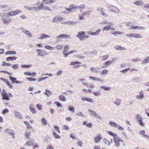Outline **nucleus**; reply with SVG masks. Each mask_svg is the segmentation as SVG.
Here are the masks:
<instances>
[{"instance_id": "1", "label": "nucleus", "mask_w": 149, "mask_h": 149, "mask_svg": "<svg viewBox=\"0 0 149 149\" xmlns=\"http://www.w3.org/2000/svg\"><path fill=\"white\" fill-rule=\"evenodd\" d=\"M107 133L110 135L113 136L115 147H118L119 146L120 142L123 143V140L121 138L118 136L117 134L114 133L111 131H108Z\"/></svg>"}, {"instance_id": "2", "label": "nucleus", "mask_w": 149, "mask_h": 149, "mask_svg": "<svg viewBox=\"0 0 149 149\" xmlns=\"http://www.w3.org/2000/svg\"><path fill=\"white\" fill-rule=\"evenodd\" d=\"M19 29L21 30L23 33L26 34L30 38L33 37V35L31 32L26 29L24 27H20Z\"/></svg>"}, {"instance_id": "3", "label": "nucleus", "mask_w": 149, "mask_h": 149, "mask_svg": "<svg viewBox=\"0 0 149 149\" xmlns=\"http://www.w3.org/2000/svg\"><path fill=\"white\" fill-rule=\"evenodd\" d=\"M36 51L38 55L40 56L43 57L48 54V53L46 52L44 50L38 49H36Z\"/></svg>"}, {"instance_id": "4", "label": "nucleus", "mask_w": 149, "mask_h": 149, "mask_svg": "<svg viewBox=\"0 0 149 149\" xmlns=\"http://www.w3.org/2000/svg\"><path fill=\"white\" fill-rule=\"evenodd\" d=\"M88 111L90 113L92 116H93L95 118L100 120L102 119V117L98 114L95 111L93 110H91L90 109H88Z\"/></svg>"}, {"instance_id": "5", "label": "nucleus", "mask_w": 149, "mask_h": 149, "mask_svg": "<svg viewBox=\"0 0 149 149\" xmlns=\"http://www.w3.org/2000/svg\"><path fill=\"white\" fill-rule=\"evenodd\" d=\"M126 36L128 37H133L137 39L141 38H142V36L141 34L137 33H127Z\"/></svg>"}, {"instance_id": "6", "label": "nucleus", "mask_w": 149, "mask_h": 149, "mask_svg": "<svg viewBox=\"0 0 149 149\" xmlns=\"http://www.w3.org/2000/svg\"><path fill=\"white\" fill-rule=\"evenodd\" d=\"M64 19V18L63 17L57 15L54 17L52 20V22H56L58 21H61L63 20Z\"/></svg>"}, {"instance_id": "7", "label": "nucleus", "mask_w": 149, "mask_h": 149, "mask_svg": "<svg viewBox=\"0 0 149 149\" xmlns=\"http://www.w3.org/2000/svg\"><path fill=\"white\" fill-rule=\"evenodd\" d=\"M10 79L11 81V83L12 84H14L15 83L16 84H21L22 83V81L16 80V78L14 77H10Z\"/></svg>"}, {"instance_id": "8", "label": "nucleus", "mask_w": 149, "mask_h": 149, "mask_svg": "<svg viewBox=\"0 0 149 149\" xmlns=\"http://www.w3.org/2000/svg\"><path fill=\"white\" fill-rule=\"evenodd\" d=\"M85 34V32L84 31H80L76 35L77 37L80 40L82 41L84 35Z\"/></svg>"}, {"instance_id": "9", "label": "nucleus", "mask_w": 149, "mask_h": 149, "mask_svg": "<svg viewBox=\"0 0 149 149\" xmlns=\"http://www.w3.org/2000/svg\"><path fill=\"white\" fill-rule=\"evenodd\" d=\"M70 37V36L68 35H66L65 34H61L58 36L56 37V38L58 40H59V39L62 38H69Z\"/></svg>"}, {"instance_id": "10", "label": "nucleus", "mask_w": 149, "mask_h": 149, "mask_svg": "<svg viewBox=\"0 0 149 149\" xmlns=\"http://www.w3.org/2000/svg\"><path fill=\"white\" fill-rule=\"evenodd\" d=\"M136 99L141 100L143 99L144 98V93L143 91H141L139 92V95L136 96Z\"/></svg>"}, {"instance_id": "11", "label": "nucleus", "mask_w": 149, "mask_h": 149, "mask_svg": "<svg viewBox=\"0 0 149 149\" xmlns=\"http://www.w3.org/2000/svg\"><path fill=\"white\" fill-rule=\"evenodd\" d=\"M97 11L98 12L100 13L101 15L103 16L107 17V15L104 12V9L101 7H99L97 10Z\"/></svg>"}, {"instance_id": "12", "label": "nucleus", "mask_w": 149, "mask_h": 149, "mask_svg": "<svg viewBox=\"0 0 149 149\" xmlns=\"http://www.w3.org/2000/svg\"><path fill=\"white\" fill-rule=\"evenodd\" d=\"M4 132L6 133H7L10 135H11L12 136V137L13 139L15 138V137L14 136L15 134V133L13 131H12L10 129L7 128L4 130Z\"/></svg>"}, {"instance_id": "13", "label": "nucleus", "mask_w": 149, "mask_h": 149, "mask_svg": "<svg viewBox=\"0 0 149 149\" xmlns=\"http://www.w3.org/2000/svg\"><path fill=\"white\" fill-rule=\"evenodd\" d=\"M77 23V22H74L72 21H68L63 22L62 23V24L68 25H74L76 24Z\"/></svg>"}, {"instance_id": "14", "label": "nucleus", "mask_w": 149, "mask_h": 149, "mask_svg": "<svg viewBox=\"0 0 149 149\" xmlns=\"http://www.w3.org/2000/svg\"><path fill=\"white\" fill-rule=\"evenodd\" d=\"M114 48L115 49L118 50L125 51L126 49L125 48L118 45L115 46Z\"/></svg>"}, {"instance_id": "15", "label": "nucleus", "mask_w": 149, "mask_h": 149, "mask_svg": "<svg viewBox=\"0 0 149 149\" xmlns=\"http://www.w3.org/2000/svg\"><path fill=\"white\" fill-rule=\"evenodd\" d=\"M1 96L2 97V100H9L10 98L7 94L6 93L4 92H2L1 94Z\"/></svg>"}, {"instance_id": "16", "label": "nucleus", "mask_w": 149, "mask_h": 149, "mask_svg": "<svg viewBox=\"0 0 149 149\" xmlns=\"http://www.w3.org/2000/svg\"><path fill=\"white\" fill-rule=\"evenodd\" d=\"M83 101H86L90 103H93L94 102V100L91 98H87L86 97H84L81 99Z\"/></svg>"}, {"instance_id": "17", "label": "nucleus", "mask_w": 149, "mask_h": 149, "mask_svg": "<svg viewBox=\"0 0 149 149\" xmlns=\"http://www.w3.org/2000/svg\"><path fill=\"white\" fill-rule=\"evenodd\" d=\"M50 37V36L47 35L45 34H42L40 36V37L38 38V39L40 40H42L47 38H49Z\"/></svg>"}, {"instance_id": "18", "label": "nucleus", "mask_w": 149, "mask_h": 149, "mask_svg": "<svg viewBox=\"0 0 149 149\" xmlns=\"http://www.w3.org/2000/svg\"><path fill=\"white\" fill-rule=\"evenodd\" d=\"M102 138L100 135H98L94 138L95 142V143H98Z\"/></svg>"}, {"instance_id": "19", "label": "nucleus", "mask_w": 149, "mask_h": 149, "mask_svg": "<svg viewBox=\"0 0 149 149\" xmlns=\"http://www.w3.org/2000/svg\"><path fill=\"white\" fill-rule=\"evenodd\" d=\"M34 106V105L33 104L30 105L29 106V109L32 113L34 114L36 113V111L34 108L33 107Z\"/></svg>"}, {"instance_id": "20", "label": "nucleus", "mask_w": 149, "mask_h": 149, "mask_svg": "<svg viewBox=\"0 0 149 149\" xmlns=\"http://www.w3.org/2000/svg\"><path fill=\"white\" fill-rule=\"evenodd\" d=\"M90 70L95 73H97L99 72V69L98 68L92 67L90 68Z\"/></svg>"}, {"instance_id": "21", "label": "nucleus", "mask_w": 149, "mask_h": 149, "mask_svg": "<svg viewBox=\"0 0 149 149\" xmlns=\"http://www.w3.org/2000/svg\"><path fill=\"white\" fill-rule=\"evenodd\" d=\"M113 103L117 106H119L120 105L121 103L120 99L117 98L116 100V101L113 102Z\"/></svg>"}, {"instance_id": "22", "label": "nucleus", "mask_w": 149, "mask_h": 149, "mask_svg": "<svg viewBox=\"0 0 149 149\" xmlns=\"http://www.w3.org/2000/svg\"><path fill=\"white\" fill-rule=\"evenodd\" d=\"M54 2V0H43L42 3H43L51 4Z\"/></svg>"}, {"instance_id": "23", "label": "nucleus", "mask_w": 149, "mask_h": 149, "mask_svg": "<svg viewBox=\"0 0 149 149\" xmlns=\"http://www.w3.org/2000/svg\"><path fill=\"white\" fill-rule=\"evenodd\" d=\"M111 11L116 13H119V10L116 7L113 6Z\"/></svg>"}, {"instance_id": "24", "label": "nucleus", "mask_w": 149, "mask_h": 149, "mask_svg": "<svg viewBox=\"0 0 149 149\" xmlns=\"http://www.w3.org/2000/svg\"><path fill=\"white\" fill-rule=\"evenodd\" d=\"M69 7L70 8L71 10H77L78 9V6L75 5L74 4H72L70 5Z\"/></svg>"}, {"instance_id": "25", "label": "nucleus", "mask_w": 149, "mask_h": 149, "mask_svg": "<svg viewBox=\"0 0 149 149\" xmlns=\"http://www.w3.org/2000/svg\"><path fill=\"white\" fill-rule=\"evenodd\" d=\"M59 100L63 102H65L66 100V97L63 95H60L59 97Z\"/></svg>"}, {"instance_id": "26", "label": "nucleus", "mask_w": 149, "mask_h": 149, "mask_svg": "<svg viewBox=\"0 0 149 149\" xmlns=\"http://www.w3.org/2000/svg\"><path fill=\"white\" fill-rule=\"evenodd\" d=\"M13 16H15L18 15L19 13H21L22 11L19 10H16L13 11Z\"/></svg>"}, {"instance_id": "27", "label": "nucleus", "mask_w": 149, "mask_h": 149, "mask_svg": "<svg viewBox=\"0 0 149 149\" xmlns=\"http://www.w3.org/2000/svg\"><path fill=\"white\" fill-rule=\"evenodd\" d=\"M135 5H136L138 6H140L143 4V2L141 1H137L135 2H134Z\"/></svg>"}, {"instance_id": "28", "label": "nucleus", "mask_w": 149, "mask_h": 149, "mask_svg": "<svg viewBox=\"0 0 149 149\" xmlns=\"http://www.w3.org/2000/svg\"><path fill=\"white\" fill-rule=\"evenodd\" d=\"M103 142L104 143L108 146H109L111 144L109 141L106 138L104 139Z\"/></svg>"}, {"instance_id": "29", "label": "nucleus", "mask_w": 149, "mask_h": 149, "mask_svg": "<svg viewBox=\"0 0 149 149\" xmlns=\"http://www.w3.org/2000/svg\"><path fill=\"white\" fill-rule=\"evenodd\" d=\"M135 118L137 121L140 120H143L142 118L140 115L138 114H137L135 116Z\"/></svg>"}, {"instance_id": "30", "label": "nucleus", "mask_w": 149, "mask_h": 149, "mask_svg": "<svg viewBox=\"0 0 149 149\" xmlns=\"http://www.w3.org/2000/svg\"><path fill=\"white\" fill-rule=\"evenodd\" d=\"M86 7V6L84 4L80 5L79 6H78V9H79L80 11L82 12L83 11L82 9H84Z\"/></svg>"}, {"instance_id": "31", "label": "nucleus", "mask_w": 149, "mask_h": 149, "mask_svg": "<svg viewBox=\"0 0 149 149\" xmlns=\"http://www.w3.org/2000/svg\"><path fill=\"white\" fill-rule=\"evenodd\" d=\"M6 54H16V52L14 51H8L5 53Z\"/></svg>"}, {"instance_id": "32", "label": "nucleus", "mask_w": 149, "mask_h": 149, "mask_svg": "<svg viewBox=\"0 0 149 149\" xmlns=\"http://www.w3.org/2000/svg\"><path fill=\"white\" fill-rule=\"evenodd\" d=\"M109 124L112 127H118V125L115 123L113 122H110Z\"/></svg>"}, {"instance_id": "33", "label": "nucleus", "mask_w": 149, "mask_h": 149, "mask_svg": "<svg viewBox=\"0 0 149 149\" xmlns=\"http://www.w3.org/2000/svg\"><path fill=\"white\" fill-rule=\"evenodd\" d=\"M110 25H109L108 26H106L103 28L102 29V31H107L110 29Z\"/></svg>"}, {"instance_id": "34", "label": "nucleus", "mask_w": 149, "mask_h": 149, "mask_svg": "<svg viewBox=\"0 0 149 149\" xmlns=\"http://www.w3.org/2000/svg\"><path fill=\"white\" fill-rule=\"evenodd\" d=\"M89 78L95 81H100V78H97L94 77H92V76H89Z\"/></svg>"}, {"instance_id": "35", "label": "nucleus", "mask_w": 149, "mask_h": 149, "mask_svg": "<svg viewBox=\"0 0 149 149\" xmlns=\"http://www.w3.org/2000/svg\"><path fill=\"white\" fill-rule=\"evenodd\" d=\"M148 63H149V61L146 57V58L142 61L141 63L142 64L144 65Z\"/></svg>"}, {"instance_id": "36", "label": "nucleus", "mask_w": 149, "mask_h": 149, "mask_svg": "<svg viewBox=\"0 0 149 149\" xmlns=\"http://www.w3.org/2000/svg\"><path fill=\"white\" fill-rule=\"evenodd\" d=\"M17 58V57L13 56V57H8L6 58V60L7 61H8V60H10L11 61L12 60H16Z\"/></svg>"}, {"instance_id": "37", "label": "nucleus", "mask_w": 149, "mask_h": 149, "mask_svg": "<svg viewBox=\"0 0 149 149\" xmlns=\"http://www.w3.org/2000/svg\"><path fill=\"white\" fill-rule=\"evenodd\" d=\"M101 88L103 89L105 91H109L111 90V88L110 87H105L104 86H101L100 87Z\"/></svg>"}, {"instance_id": "38", "label": "nucleus", "mask_w": 149, "mask_h": 149, "mask_svg": "<svg viewBox=\"0 0 149 149\" xmlns=\"http://www.w3.org/2000/svg\"><path fill=\"white\" fill-rule=\"evenodd\" d=\"M108 72V71L107 70H104L100 72V74L102 75H103L107 74Z\"/></svg>"}, {"instance_id": "39", "label": "nucleus", "mask_w": 149, "mask_h": 149, "mask_svg": "<svg viewBox=\"0 0 149 149\" xmlns=\"http://www.w3.org/2000/svg\"><path fill=\"white\" fill-rule=\"evenodd\" d=\"M44 47L45 48L50 50H53L54 49V48L53 47L47 45L44 46Z\"/></svg>"}, {"instance_id": "40", "label": "nucleus", "mask_w": 149, "mask_h": 149, "mask_svg": "<svg viewBox=\"0 0 149 149\" xmlns=\"http://www.w3.org/2000/svg\"><path fill=\"white\" fill-rule=\"evenodd\" d=\"M15 117L18 119H21L22 118L20 114L18 112L15 113Z\"/></svg>"}, {"instance_id": "41", "label": "nucleus", "mask_w": 149, "mask_h": 149, "mask_svg": "<svg viewBox=\"0 0 149 149\" xmlns=\"http://www.w3.org/2000/svg\"><path fill=\"white\" fill-rule=\"evenodd\" d=\"M64 49L63 51V53H65L67 52L68 49L69 48V46L68 45H66L64 47Z\"/></svg>"}, {"instance_id": "42", "label": "nucleus", "mask_w": 149, "mask_h": 149, "mask_svg": "<svg viewBox=\"0 0 149 149\" xmlns=\"http://www.w3.org/2000/svg\"><path fill=\"white\" fill-rule=\"evenodd\" d=\"M53 136L56 139H60L61 138L60 136L56 134V133H55V132H53Z\"/></svg>"}, {"instance_id": "43", "label": "nucleus", "mask_w": 149, "mask_h": 149, "mask_svg": "<svg viewBox=\"0 0 149 149\" xmlns=\"http://www.w3.org/2000/svg\"><path fill=\"white\" fill-rule=\"evenodd\" d=\"M93 94L95 96H98L101 95V93L100 91L94 92Z\"/></svg>"}, {"instance_id": "44", "label": "nucleus", "mask_w": 149, "mask_h": 149, "mask_svg": "<svg viewBox=\"0 0 149 149\" xmlns=\"http://www.w3.org/2000/svg\"><path fill=\"white\" fill-rule=\"evenodd\" d=\"M123 33V32H120L119 31H116L112 33V34L113 35H116V34L120 35Z\"/></svg>"}, {"instance_id": "45", "label": "nucleus", "mask_w": 149, "mask_h": 149, "mask_svg": "<svg viewBox=\"0 0 149 149\" xmlns=\"http://www.w3.org/2000/svg\"><path fill=\"white\" fill-rule=\"evenodd\" d=\"M48 78V77H40L37 79V81L38 82H40L42 80H45V79H47Z\"/></svg>"}, {"instance_id": "46", "label": "nucleus", "mask_w": 149, "mask_h": 149, "mask_svg": "<svg viewBox=\"0 0 149 149\" xmlns=\"http://www.w3.org/2000/svg\"><path fill=\"white\" fill-rule=\"evenodd\" d=\"M74 51H72L69 52L63 53L64 54L63 57H66L68 56V55L70 54H71Z\"/></svg>"}, {"instance_id": "47", "label": "nucleus", "mask_w": 149, "mask_h": 149, "mask_svg": "<svg viewBox=\"0 0 149 149\" xmlns=\"http://www.w3.org/2000/svg\"><path fill=\"white\" fill-rule=\"evenodd\" d=\"M42 123L44 124V125H46L47 124V121L45 118H42L41 119Z\"/></svg>"}, {"instance_id": "48", "label": "nucleus", "mask_w": 149, "mask_h": 149, "mask_svg": "<svg viewBox=\"0 0 149 149\" xmlns=\"http://www.w3.org/2000/svg\"><path fill=\"white\" fill-rule=\"evenodd\" d=\"M124 136V138L127 139V140H129V137L128 136H127V134L124 132H122L121 133Z\"/></svg>"}, {"instance_id": "49", "label": "nucleus", "mask_w": 149, "mask_h": 149, "mask_svg": "<svg viewBox=\"0 0 149 149\" xmlns=\"http://www.w3.org/2000/svg\"><path fill=\"white\" fill-rule=\"evenodd\" d=\"M44 4L43 3H42L41 4L39 5L38 7L40 10L44 9Z\"/></svg>"}, {"instance_id": "50", "label": "nucleus", "mask_w": 149, "mask_h": 149, "mask_svg": "<svg viewBox=\"0 0 149 149\" xmlns=\"http://www.w3.org/2000/svg\"><path fill=\"white\" fill-rule=\"evenodd\" d=\"M24 123L26 126L27 127L28 129H31V126L29 124V123L26 121H24Z\"/></svg>"}, {"instance_id": "51", "label": "nucleus", "mask_w": 149, "mask_h": 149, "mask_svg": "<svg viewBox=\"0 0 149 149\" xmlns=\"http://www.w3.org/2000/svg\"><path fill=\"white\" fill-rule=\"evenodd\" d=\"M2 20L3 23L5 24H7L9 23V22L4 18H2Z\"/></svg>"}, {"instance_id": "52", "label": "nucleus", "mask_w": 149, "mask_h": 149, "mask_svg": "<svg viewBox=\"0 0 149 149\" xmlns=\"http://www.w3.org/2000/svg\"><path fill=\"white\" fill-rule=\"evenodd\" d=\"M113 6V5H108L107 6V8L109 10V11H111L112 10Z\"/></svg>"}, {"instance_id": "53", "label": "nucleus", "mask_w": 149, "mask_h": 149, "mask_svg": "<svg viewBox=\"0 0 149 149\" xmlns=\"http://www.w3.org/2000/svg\"><path fill=\"white\" fill-rule=\"evenodd\" d=\"M6 14L8 17H11L13 16V11L6 13Z\"/></svg>"}, {"instance_id": "54", "label": "nucleus", "mask_w": 149, "mask_h": 149, "mask_svg": "<svg viewBox=\"0 0 149 149\" xmlns=\"http://www.w3.org/2000/svg\"><path fill=\"white\" fill-rule=\"evenodd\" d=\"M8 109L7 108H6L3 110L2 111V113L3 114H5V113H8Z\"/></svg>"}, {"instance_id": "55", "label": "nucleus", "mask_w": 149, "mask_h": 149, "mask_svg": "<svg viewBox=\"0 0 149 149\" xmlns=\"http://www.w3.org/2000/svg\"><path fill=\"white\" fill-rule=\"evenodd\" d=\"M101 29H97L95 32H94L95 36H97L98 35L99 33H100L101 32Z\"/></svg>"}, {"instance_id": "56", "label": "nucleus", "mask_w": 149, "mask_h": 149, "mask_svg": "<svg viewBox=\"0 0 149 149\" xmlns=\"http://www.w3.org/2000/svg\"><path fill=\"white\" fill-rule=\"evenodd\" d=\"M91 12L90 11H84L83 13V15H90Z\"/></svg>"}, {"instance_id": "57", "label": "nucleus", "mask_w": 149, "mask_h": 149, "mask_svg": "<svg viewBox=\"0 0 149 149\" xmlns=\"http://www.w3.org/2000/svg\"><path fill=\"white\" fill-rule=\"evenodd\" d=\"M55 104L58 107H62V105L60 104V103L58 102H54Z\"/></svg>"}, {"instance_id": "58", "label": "nucleus", "mask_w": 149, "mask_h": 149, "mask_svg": "<svg viewBox=\"0 0 149 149\" xmlns=\"http://www.w3.org/2000/svg\"><path fill=\"white\" fill-rule=\"evenodd\" d=\"M68 109L70 111L72 112H74V109L73 107L71 106H69L68 107Z\"/></svg>"}, {"instance_id": "59", "label": "nucleus", "mask_w": 149, "mask_h": 149, "mask_svg": "<svg viewBox=\"0 0 149 149\" xmlns=\"http://www.w3.org/2000/svg\"><path fill=\"white\" fill-rule=\"evenodd\" d=\"M81 63L79 62V61H74V62H71L70 63V65H75V64H80Z\"/></svg>"}, {"instance_id": "60", "label": "nucleus", "mask_w": 149, "mask_h": 149, "mask_svg": "<svg viewBox=\"0 0 149 149\" xmlns=\"http://www.w3.org/2000/svg\"><path fill=\"white\" fill-rule=\"evenodd\" d=\"M89 37V36L88 35H85V34L84 35L83 37L82 38V41H84L85 40H86Z\"/></svg>"}, {"instance_id": "61", "label": "nucleus", "mask_w": 149, "mask_h": 149, "mask_svg": "<svg viewBox=\"0 0 149 149\" xmlns=\"http://www.w3.org/2000/svg\"><path fill=\"white\" fill-rule=\"evenodd\" d=\"M109 57V55H103L102 56V59L103 61H104L107 59Z\"/></svg>"}, {"instance_id": "62", "label": "nucleus", "mask_w": 149, "mask_h": 149, "mask_svg": "<svg viewBox=\"0 0 149 149\" xmlns=\"http://www.w3.org/2000/svg\"><path fill=\"white\" fill-rule=\"evenodd\" d=\"M33 143L31 141H28L25 143V145H28V146H31L33 145Z\"/></svg>"}, {"instance_id": "63", "label": "nucleus", "mask_w": 149, "mask_h": 149, "mask_svg": "<svg viewBox=\"0 0 149 149\" xmlns=\"http://www.w3.org/2000/svg\"><path fill=\"white\" fill-rule=\"evenodd\" d=\"M30 133L29 132H26L25 134V136L27 138H29Z\"/></svg>"}, {"instance_id": "64", "label": "nucleus", "mask_w": 149, "mask_h": 149, "mask_svg": "<svg viewBox=\"0 0 149 149\" xmlns=\"http://www.w3.org/2000/svg\"><path fill=\"white\" fill-rule=\"evenodd\" d=\"M19 65L17 64H14L12 66V67L14 70H16L17 69Z\"/></svg>"}]
</instances>
